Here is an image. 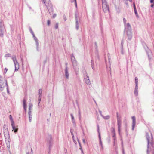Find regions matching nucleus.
<instances>
[{
	"mask_svg": "<svg viewBox=\"0 0 154 154\" xmlns=\"http://www.w3.org/2000/svg\"><path fill=\"white\" fill-rule=\"evenodd\" d=\"M146 138L147 142V153L148 154L150 150L152 151L153 153V149H154V142L153 140V137L151 133L150 135L148 133H146Z\"/></svg>",
	"mask_w": 154,
	"mask_h": 154,
	"instance_id": "nucleus-1",
	"label": "nucleus"
},
{
	"mask_svg": "<svg viewBox=\"0 0 154 154\" xmlns=\"http://www.w3.org/2000/svg\"><path fill=\"white\" fill-rule=\"evenodd\" d=\"M124 32L126 33L128 40H131L132 38V33L131 27L129 23H128L125 25Z\"/></svg>",
	"mask_w": 154,
	"mask_h": 154,
	"instance_id": "nucleus-2",
	"label": "nucleus"
},
{
	"mask_svg": "<svg viewBox=\"0 0 154 154\" xmlns=\"http://www.w3.org/2000/svg\"><path fill=\"white\" fill-rule=\"evenodd\" d=\"M4 132L6 144H7L8 148H9L10 147L9 134L8 129L7 126L5 125H4Z\"/></svg>",
	"mask_w": 154,
	"mask_h": 154,
	"instance_id": "nucleus-3",
	"label": "nucleus"
},
{
	"mask_svg": "<svg viewBox=\"0 0 154 154\" xmlns=\"http://www.w3.org/2000/svg\"><path fill=\"white\" fill-rule=\"evenodd\" d=\"M44 3L47 6V9L50 14L53 13L52 7L50 0H43Z\"/></svg>",
	"mask_w": 154,
	"mask_h": 154,
	"instance_id": "nucleus-4",
	"label": "nucleus"
},
{
	"mask_svg": "<svg viewBox=\"0 0 154 154\" xmlns=\"http://www.w3.org/2000/svg\"><path fill=\"white\" fill-rule=\"evenodd\" d=\"M46 140L47 145L50 151L51 150L53 145V140L51 135L48 134L47 136Z\"/></svg>",
	"mask_w": 154,
	"mask_h": 154,
	"instance_id": "nucleus-5",
	"label": "nucleus"
},
{
	"mask_svg": "<svg viewBox=\"0 0 154 154\" xmlns=\"http://www.w3.org/2000/svg\"><path fill=\"white\" fill-rule=\"evenodd\" d=\"M102 8L104 13L109 12V7L106 0H102Z\"/></svg>",
	"mask_w": 154,
	"mask_h": 154,
	"instance_id": "nucleus-6",
	"label": "nucleus"
},
{
	"mask_svg": "<svg viewBox=\"0 0 154 154\" xmlns=\"http://www.w3.org/2000/svg\"><path fill=\"white\" fill-rule=\"evenodd\" d=\"M29 111L28 115L29 116V120L30 122L32 121V116L33 105L31 103H29Z\"/></svg>",
	"mask_w": 154,
	"mask_h": 154,
	"instance_id": "nucleus-7",
	"label": "nucleus"
},
{
	"mask_svg": "<svg viewBox=\"0 0 154 154\" xmlns=\"http://www.w3.org/2000/svg\"><path fill=\"white\" fill-rule=\"evenodd\" d=\"M10 122L11 123V126L12 127L13 129L12 131H14L15 133L17 132L18 128H17V126H15L14 121L12 118V116L10 115Z\"/></svg>",
	"mask_w": 154,
	"mask_h": 154,
	"instance_id": "nucleus-8",
	"label": "nucleus"
},
{
	"mask_svg": "<svg viewBox=\"0 0 154 154\" xmlns=\"http://www.w3.org/2000/svg\"><path fill=\"white\" fill-rule=\"evenodd\" d=\"M4 83L5 85L7 86V81L0 76V90L1 91L3 90L4 87Z\"/></svg>",
	"mask_w": 154,
	"mask_h": 154,
	"instance_id": "nucleus-9",
	"label": "nucleus"
},
{
	"mask_svg": "<svg viewBox=\"0 0 154 154\" xmlns=\"http://www.w3.org/2000/svg\"><path fill=\"white\" fill-rule=\"evenodd\" d=\"M12 59L15 66V71H17L19 69V64L16 60L15 56L13 57Z\"/></svg>",
	"mask_w": 154,
	"mask_h": 154,
	"instance_id": "nucleus-10",
	"label": "nucleus"
},
{
	"mask_svg": "<svg viewBox=\"0 0 154 154\" xmlns=\"http://www.w3.org/2000/svg\"><path fill=\"white\" fill-rule=\"evenodd\" d=\"M71 60L73 68L75 69V67L77 65V61L75 60L74 56L72 54L71 56Z\"/></svg>",
	"mask_w": 154,
	"mask_h": 154,
	"instance_id": "nucleus-11",
	"label": "nucleus"
},
{
	"mask_svg": "<svg viewBox=\"0 0 154 154\" xmlns=\"http://www.w3.org/2000/svg\"><path fill=\"white\" fill-rule=\"evenodd\" d=\"M0 30L1 31L0 36L2 37L3 36V34L4 31L5 29L4 27L3 23L1 21H0Z\"/></svg>",
	"mask_w": 154,
	"mask_h": 154,
	"instance_id": "nucleus-12",
	"label": "nucleus"
},
{
	"mask_svg": "<svg viewBox=\"0 0 154 154\" xmlns=\"http://www.w3.org/2000/svg\"><path fill=\"white\" fill-rule=\"evenodd\" d=\"M117 125L118 127V131L119 134H120L121 127V120L120 118H117Z\"/></svg>",
	"mask_w": 154,
	"mask_h": 154,
	"instance_id": "nucleus-13",
	"label": "nucleus"
},
{
	"mask_svg": "<svg viewBox=\"0 0 154 154\" xmlns=\"http://www.w3.org/2000/svg\"><path fill=\"white\" fill-rule=\"evenodd\" d=\"M97 128H98V134H99L98 137H99V143L101 146V148L102 149H103V146L102 142L101 140V137L100 134V133L99 131V125H97Z\"/></svg>",
	"mask_w": 154,
	"mask_h": 154,
	"instance_id": "nucleus-14",
	"label": "nucleus"
},
{
	"mask_svg": "<svg viewBox=\"0 0 154 154\" xmlns=\"http://www.w3.org/2000/svg\"><path fill=\"white\" fill-rule=\"evenodd\" d=\"M132 120V130H134V128L135 127L136 125V118L134 116H133L131 117Z\"/></svg>",
	"mask_w": 154,
	"mask_h": 154,
	"instance_id": "nucleus-15",
	"label": "nucleus"
},
{
	"mask_svg": "<svg viewBox=\"0 0 154 154\" xmlns=\"http://www.w3.org/2000/svg\"><path fill=\"white\" fill-rule=\"evenodd\" d=\"M65 77L66 79H68L69 78V74L68 71V67L67 66L65 67Z\"/></svg>",
	"mask_w": 154,
	"mask_h": 154,
	"instance_id": "nucleus-16",
	"label": "nucleus"
},
{
	"mask_svg": "<svg viewBox=\"0 0 154 154\" xmlns=\"http://www.w3.org/2000/svg\"><path fill=\"white\" fill-rule=\"evenodd\" d=\"M70 115L71 116L72 121L73 125L74 126H76V123L74 117L73 116V114H71Z\"/></svg>",
	"mask_w": 154,
	"mask_h": 154,
	"instance_id": "nucleus-17",
	"label": "nucleus"
},
{
	"mask_svg": "<svg viewBox=\"0 0 154 154\" xmlns=\"http://www.w3.org/2000/svg\"><path fill=\"white\" fill-rule=\"evenodd\" d=\"M85 81L86 83L88 85H90L91 84V82L89 79V77L85 78Z\"/></svg>",
	"mask_w": 154,
	"mask_h": 154,
	"instance_id": "nucleus-18",
	"label": "nucleus"
},
{
	"mask_svg": "<svg viewBox=\"0 0 154 154\" xmlns=\"http://www.w3.org/2000/svg\"><path fill=\"white\" fill-rule=\"evenodd\" d=\"M133 7H134V11L136 17H139L138 15V14L137 11L136 10V7L134 3H133Z\"/></svg>",
	"mask_w": 154,
	"mask_h": 154,
	"instance_id": "nucleus-19",
	"label": "nucleus"
},
{
	"mask_svg": "<svg viewBox=\"0 0 154 154\" xmlns=\"http://www.w3.org/2000/svg\"><path fill=\"white\" fill-rule=\"evenodd\" d=\"M79 22H80V20H75L76 28L77 30H78L79 29Z\"/></svg>",
	"mask_w": 154,
	"mask_h": 154,
	"instance_id": "nucleus-20",
	"label": "nucleus"
},
{
	"mask_svg": "<svg viewBox=\"0 0 154 154\" xmlns=\"http://www.w3.org/2000/svg\"><path fill=\"white\" fill-rule=\"evenodd\" d=\"M91 66L93 70H95V68L94 66V61L93 60H91Z\"/></svg>",
	"mask_w": 154,
	"mask_h": 154,
	"instance_id": "nucleus-21",
	"label": "nucleus"
},
{
	"mask_svg": "<svg viewBox=\"0 0 154 154\" xmlns=\"http://www.w3.org/2000/svg\"><path fill=\"white\" fill-rule=\"evenodd\" d=\"M83 73L84 79H85V78L89 77L86 71H85L83 72Z\"/></svg>",
	"mask_w": 154,
	"mask_h": 154,
	"instance_id": "nucleus-22",
	"label": "nucleus"
},
{
	"mask_svg": "<svg viewBox=\"0 0 154 154\" xmlns=\"http://www.w3.org/2000/svg\"><path fill=\"white\" fill-rule=\"evenodd\" d=\"M75 20H79V16L78 15V14L77 13H75Z\"/></svg>",
	"mask_w": 154,
	"mask_h": 154,
	"instance_id": "nucleus-23",
	"label": "nucleus"
},
{
	"mask_svg": "<svg viewBox=\"0 0 154 154\" xmlns=\"http://www.w3.org/2000/svg\"><path fill=\"white\" fill-rule=\"evenodd\" d=\"M102 117L105 119H106V120H107V119H109L110 118V116H109V115H107V116H102Z\"/></svg>",
	"mask_w": 154,
	"mask_h": 154,
	"instance_id": "nucleus-24",
	"label": "nucleus"
},
{
	"mask_svg": "<svg viewBox=\"0 0 154 154\" xmlns=\"http://www.w3.org/2000/svg\"><path fill=\"white\" fill-rule=\"evenodd\" d=\"M111 131L112 133H115V129L114 128L112 127L111 128Z\"/></svg>",
	"mask_w": 154,
	"mask_h": 154,
	"instance_id": "nucleus-25",
	"label": "nucleus"
},
{
	"mask_svg": "<svg viewBox=\"0 0 154 154\" xmlns=\"http://www.w3.org/2000/svg\"><path fill=\"white\" fill-rule=\"evenodd\" d=\"M134 93L136 96H137L138 95V90L134 89Z\"/></svg>",
	"mask_w": 154,
	"mask_h": 154,
	"instance_id": "nucleus-26",
	"label": "nucleus"
},
{
	"mask_svg": "<svg viewBox=\"0 0 154 154\" xmlns=\"http://www.w3.org/2000/svg\"><path fill=\"white\" fill-rule=\"evenodd\" d=\"M42 90L41 89H40L39 90V97H41L42 96Z\"/></svg>",
	"mask_w": 154,
	"mask_h": 154,
	"instance_id": "nucleus-27",
	"label": "nucleus"
},
{
	"mask_svg": "<svg viewBox=\"0 0 154 154\" xmlns=\"http://www.w3.org/2000/svg\"><path fill=\"white\" fill-rule=\"evenodd\" d=\"M34 40H35L36 43H37V42H38V40L37 38L35 36H34L33 37Z\"/></svg>",
	"mask_w": 154,
	"mask_h": 154,
	"instance_id": "nucleus-28",
	"label": "nucleus"
},
{
	"mask_svg": "<svg viewBox=\"0 0 154 154\" xmlns=\"http://www.w3.org/2000/svg\"><path fill=\"white\" fill-rule=\"evenodd\" d=\"M26 100L25 99H24L23 100V106H26Z\"/></svg>",
	"mask_w": 154,
	"mask_h": 154,
	"instance_id": "nucleus-29",
	"label": "nucleus"
},
{
	"mask_svg": "<svg viewBox=\"0 0 154 154\" xmlns=\"http://www.w3.org/2000/svg\"><path fill=\"white\" fill-rule=\"evenodd\" d=\"M113 140H114L113 145H114V146L115 145L116 143V138H113Z\"/></svg>",
	"mask_w": 154,
	"mask_h": 154,
	"instance_id": "nucleus-30",
	"label": "nucleus"
},
{
	"mask_svg": "<svg viewBox=\"0 0 154 154\" xmlns=\"http://www.w3.org/2000/svg\"><path fill=\"white\" fill-rule=\"evenodd\" d=\"M78 113H79V119L80 120L81 119V112L80 111V110L79 111Z\"/></svg>",
	"mask_w": 154,
	"mask_h": 154,
	"instance_id": "nucleus-31",
	"label": "nucleus"
},
{
	"mask_svg": "<svg viewBox=\"0 0 154 154\" xmlns=\"http://www.w3.org/2000/svg\"><path fill=\"white\" fill-rule=\"evenodd\" d=\"M36 49L38 51H39V48H38V46H39V43L37 42V43H36Z\"/></svg>",
	"mask_w": 154,
	"mask_h": 154,
	"instance_id": "nucleus-32",
	"label": "nucleus"
},
{
	"mask_svg": "<svg viewBox=\"0 0 154 154\" xmlns=\"http://www.w3.org/2000/svg\"><path fill=\"white\" fill-rule=\"evenodd\" d=\"M135 84H138V79L137 77H136L135 78Z\"/></svg>",
	"mask_w": 154,
	"mask_h": 154,
	"instance_id": "nucleus-33",
	"label": "nucleus"
},
{
	"mask_svg": "<svg viewBox=\"0 0 154 154\" xmlns=\"http://www.w3.org/2000/svg\"><path fill=\"white\" fill-rule=\"evenodd\" d=\"M96 59H97L98 60H99V55L97 53L96 54Z\"/></svg>",
	"mask_w": 154,
	"mask_h": 154,
	"instance_id": "nucleus-34",
	"label": "nucleus"
},
{
	"mask_svg": "<svg viewBox=\"0 0 154 154\" xmlns=\"http://www.w3.org/2000/svg\"><path fill=\"white\" fill-rule=\"evenodd\" d=\"M70 132L72 136V137L73 140H74V136L72 132V131L71 129V130H70Z\"/></svg>",
	"mask_w": 154,
	"mask_h": 154,
	"instance_id": "nucleus-35",
	"label": "nucleus"
},
{
	"mask_svg": "<svg viewBox=\"0 0 154 154\" xmlns=\"http://www.w3.org/2000/svg\"><path fill=\"white\" fill-rule=\"evenodd\" d=\"M8 70V69L5 68L4 70V73L5 74L6 73L7 71Z\"/></svg>",
	"mask_w": 154,
	"mask_h": 154,
	"instance_id": "nucleus-36",
	"label": "nucleus"
},
{
	"mask_svg": "<svg viewBox=\"0 0 154 154\" xmlns=\"http://www.w3.org/2000/svg\"><path fill=\"white\" fill-rule=\"evenodd\" d=\"M58 23H56V25L55 26V29H57L58 28Z\"/></svg>",
	"mask_w": 154,
	"mask_h": 154,
	"instance_id": "nucleus-37",
	"label": "nucleus"
},
{
	"mask_svg": "<svg viewBox=\"0 0 154 154\" xmlns=\"http://www.w3.org/2000/svg\"><path fill=\"white\" fill-rule=\"evenodd\" d=\"M121 52L122 54H123V47H121Z\"/></svg>",
	"mask_w": 154,
	"mask_h": 154,
	"instance_id": "nucleus-38",
	"label": "nucleus"
},
{
	"mask_svg": "<svg viewBox=\"0 0 154 154\" xmlns=\"http://www.w3.org/2000/svg\"><path fill=\"white\" fill-rule=\"evenodd\" d=\"M135 90H138V84H135Z\"/></svg>",
	"mask_w": 154,
	"mask_h": 154,
	"instance_id": "nucleus-39",
	"label": "nucleus"
},
{
	"mask_svg": "<svg viewBox=\"0 0 154 154\" xmlns=\"http://www.w3.org/2000/svg\"><path fill=\"white\" fill-rule=\"evenodd\" d=\"M79 149L81 150V151L82 152V154H84L81 146H80V148H79Z\"/></svg>",
	"mask_w": 154,
	"mask_h": 154,
	"instance_id": "nucleus-40",
	"label": "nucleus"
},
{
	"mask_svg": "<svg viewBox=\"0 0 154 154\" xmlns=\"http://www.w3.org/2000/svg\"><path fill=\"white\" fill-rule=\"evenodd\" d=\"M29 31H30V32L31 33H32L33 32L31 27H29Z\"/></svg>",
	"mask_w": 154,
	"mask_h": 154,
	"instance_id": "nucleus-41",
	"label": "nucleus"
},
{
	"mask_svg": "<svg viewBox=\"0 0 154 154\" xmlns=\"http://www.w3.org/2000/svg\"><path fill=\"white\" fill-rule=\"evenodd\" d=\"M123 40L122 39L121 42V47H123Z\"/></svg>",
	"mask_w": 154,
	"mask_h": 154,
	"instance_id": "nucleus-42",
	"label": "nucleus"
},
{
	"mask_svg": "<svg viewBox=\"0 0 154 154\" xmlns=\"http://www.w3.org/2000/svg\"><path fill=\"white\" fill-rule=\"evenodd\" d=\"M41 97H39L38 100V102H39L38 103V106H39V104L41 101Z\"/></svg>",
	"mask_w": 154,
	"mask_h": 154,
	"instance_id": "nucleus-43",
	"label": "nucleus"
},
{
	"mask_svg": "<svg viewBox=\"0 0 154 154\" xmlns=\"http://www.w3.org/2000/svg\"><path fill=\"white\" fill-rule=\"evenodd\" d=\"M63 19L65 21H66V17L65 16L64 14L63 15Z\"/></svg>",
	"mask_w": 154,
	"mask_h": 154,
	"instance_id": "nucleus-44",
	"label": "nucleus"
},
{
	"mask_svg": "<svg viewBox=\"0 0 154 154\" xmlns=\"http://www.w3.org/2000/svg\"><path fill=\"white\" fill-rule=\"evenodd\" d=\"M50 24V21L49 20H48L47 21V25L48 26H49Z\"/></svg>",
	"mask_w": 154,
	"mask_h": 154,
	"instance_id": "nucleus-45",
	"label": "nucleus"
},
{
	"mask_svg": "<svg viewBox=\"0 0 154 154\" xmlns=\"http://www.w3.org/2000/svg\"><path fill=\"white\" fill-rule=\"evenodd\" d=\"M123 21L125 24L126 23V20L125 18H123Z\"/></svg>",
	"mask_w": 154,
	"mask_h": 154,
	"instance_id": "nucleus-46",
	"label": "nucleus"
},
{
	"mask_svg": "<svg viewBox=\"0 0 154 154\" xmlns=\"http://www.w3.org/2000/svg\"><path fill=\"white\" fill-rule=\"evenodd\" d=\"M112 137L113 138H116V133H113Z\"/></svg>",
	"mask_w": 154,
	"mask_h": 154,
	"instance_id": "nucleus-47",
	"label": "nucleus"
},
{
	"mask_svg": "<svg viewBox=\"0 0 154 154\" xmlns=\"http://www.w3.org/2000/svg\"><path fill=\"white\" fill-rule=\"evenodd\" d=\"M24 110L25 112L26 111V106H23Z\"/></svg>",
	"mask_w": 154,
	"mask_h": 154,
	"instance_id": "nucleus-48",
	"label": "nucleus"
},
{
	"mask_svg": "<svg viewBox=\"0 0 154 154\" xmlns=\"http://www.w3.org/2000/svg\"><path fill=\"white\" fill-rule=\"evenodd\" d=\"M150 2L151 3H153L154 5V0H150Z\"/></svg>",
	"mask_w": 154,
	"mask_h": 154,
	"instance_id": "nucleus-49",
	"label": "nucleus"
},
{
	"mask_svg": "<svg viewBox=\"0 0 154 154\" xmlns=\"http://www.w3.org/2000/svg\"><path fill=\"white\" fill-rule=\"evenodd\" d=\"M99 112L100 114V115H101V116L102 117L103 115H102V112L101 111H99Z\"/></svg>",
	"mask_w": 154,
	"mask_h": 154,
	"instance_id": "nucleus-50",
	"label": "nucleus"
},
{
	"mask_svg": "<svg viewBox=\"0 0 154 154\" xmlns=\"http://www.w3.org/2000/svg\"><path fill=\"white\" fill-rule=\"evenodd\" d=\"M82 140H83V143H85V139H83Z\"/></svg>",
	"mask_w": 154,
	"mask_h": 154,
	"instance_id": "nucleus-51",
	"label": "nucleus"
},
{
	"mask_svg": "<svg viewBox=\"0 0 154 154\" xmlns=\"http://www.w3.org/2000/svg\"><path fill=\"white\" fill-rule=\"evenodd\" d=\"M151 151L152 152L153 154H154V152L153 151V153L152 152V150H150V151H149V153Z\"/></svg>",
	"mask_w": 154,
	"mask_h": 154,
	"instance_id": "nucleus-52",
	"label": "nucleus"
},
{
	"mask_svg": "<svg viewBox=\"0 0 154 154\" xmlns=\"http://www.w3.org/2000/svg\"><path fill=\"white\" fill-rule=\"evenodd\" d=\"M56 16V15L55 14H53V18H54Z\"/></svg>",
	"mask_w": 154,
	"mask_h": 154,
	"instance_id": "nucleus-53",
	"label": "nucleus"
},
{
	"mask_svg": "<svg viewBox=\"0 0 154 154\" xmlns=\"http://www.w3.org/2000/svg\"><path fill=\"white\" fill-rule=\"evenodd\" d=\"M7 91L8 93H9V91L8 90V87L7 88Z\"/></svg>",
	"mask_w": 154,
	"mask_h": 154,
	"instance_id": "nucleus-54",
	"label": "nucleus"
},
{
	"mask_svg": "<svg viewBox=\"0 0 154 154\" xmlns=\"http://www.w3.org/2000/svg\"><path fill=\"white\" fill-rule=\"evenodd\" d=\"M75 5L76 7L77 8V2H75Z\"/></svg>",
	"mask_w": 154,
	"mask_h": 154,
	"instance_id": "nucleus-55",
	"label": "nucleus"
},
{
	"mask_svg": "<svg viewBox=\"0 0 154 154\" xmlns=\"http://www.w3.org/2000/svg\"><path fill=\"white\" fill-rule=\"evenodd\" d=\"M116 115H117V118H119V116H118V112L116 113Z\"/></svg>",
	"mask_w": 154,
	"mask_h": 154,
	"instance_id": "nucleus-56",
	"label": "nucleus"
},
{
	"mask_svg": "<svg viewBox=\"0 0 154 154\" xmlns=\"http://www.w3.org/2000/svg\"><path fill=\"white\" fill-rule=\"evenodd\" d=\"M109 70L110 71V73L111 74V68H110V67H109Z\"/></svg>",
	"mask_w": 154,
	"mask_h": 154,
	"instance_id": "nucleus-57",
	"label": "nucleus"
},
{
	"mask_svg": "<svg viewBox=\"0 0 154 154\" xmlns=\"http://www.w3.org/2000/svg\"><path fill=\"white\" fill-rule=\"evenodd\" d=\"M8 55H9V54H6V55H5V57H9Z\"/></svg>",
	"mask_w": 154,
	"mask_h": 154,
	"instance_id": "nucleus-58",
	"label": "nucleus"
},
{
	"mask_svg": "<svg viewBox=\"0 0 154 154\" xmlns=\"http://www.w3.org/2000/svg\"><path fill=\"white\" fill-rule=\"evenodd\" d=\"M31 34H32V36H33H33H35V35H34V33H33H33H31Z\"/></svg>",
	"mask_w": 154,
	"mask_h": 154,
	"instance_id": "nucleus-59",
	"label": "nucleus"
},
{
	"mask_svg": "<svg viewBox=\"0 0 154 154\" xmlns=\"http://www.w3.org/2000/svg\"><path fill=\"white\" fill-rule=\"evenodd\" d=\"M48 149H49L48 148ZM50 151H51V150L50 151L49 149V152L48 153V154H50Z\"/></svg>",
	"mask_w": 154,
	"mask_h": 154,
	"instance_id": "nucleus-60",
	"label": "nucleus"
},
{
	"mask_svg": "<svg viewBox=\"0 0 154 154\" xmlns=\"http://www.w3.org/2000/svg\"><path fill=\"white\" fill-rule=\"evenodd\" d=\"M154 5L153 4H151V7H153Z\"/></svg>",
	"mask_w": 154,
	"mask_h": 154,
	"instance_id": "nucleus-61",
	"label": "nucleus"
},
{
	"mask_svg": "<svg viewBox=\"0 0 154 154\" xmlns=\"http://www.w3.org/2000/svg\"><path fill=\"white\" fill-rule=\"evenodd\" d=\"M78 142H79V145L80 147V146H81V144H80V143L79 142V141H78Z\"/></svg>",
	"mask_w": 154,
	"mask_h": 154,
	"instance_id": "nucleus-62",
	"label": "nucleus"
},
{
	"mask_svg": "<svg viewBox=\"0 0 154 154\" xmlns=\"http://www.w3.org/2000/svg\"><path fill=\"white\" fill-rule=\"evenodd\" d=\"M67 64H68L67 63H65V65H66V66H67Z\"/></svg>",
	"mask_w": 154,
	"mask_h": 154,
	"instance_id": "nucleus-63",
	"label": "nucleus"
},
{
	"mask_svg": "<svg viewBox=\"0 0 154 154\" xmlns=\"http://www.w3.org/2000/svg\"><path fill=\"white\" fill-rule=\"evenodd\" d=\"M29 9H31V7L29 6Z\"/></svg>",
	"mask_w": 154,
	"mask_h": 154,
	"instance_id": "nucleus-64",
	"label": "nucleus"
}]
</instances>
